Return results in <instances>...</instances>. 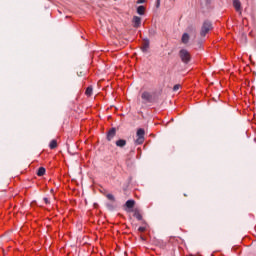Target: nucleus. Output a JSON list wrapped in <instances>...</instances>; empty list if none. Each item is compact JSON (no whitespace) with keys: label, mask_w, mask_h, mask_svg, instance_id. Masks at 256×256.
<instances>
[{"label":"nucleus","mask_w":256,"mask_h":256,"mask_svg":"<svg viewBox=\"0 0 256 256\" xmlns=\"http://www.w3.org/2000/svg\"><path fill=\"white\" fill-rule=\"evenodd\" d=\"M182 63L188 65L191 62V53L188 52L187 49H181L178 53Z\"/></svg>","instance_id":"obj_1"},{"label":"nucleus","mask_w":256,"mask_h":256,"mask_svg":"<svg viewBox=\"0 0 256 256\" xmlns=\"http://www.w3.org/2000/svg\"><path fill=\"white\" fill-rule=\"evenodd\" d=\"M211 29H213V24L210 21H204L200 31L201 37H205V35H207Z\"/></svg>","instance_id":"obj_2"},{"label":"nucleus","mask_w":256,"mask_h":256,"mask_svg":"<svg viewBox=\"0 0 256 256\" xmlns=\"http://www.w3.org/2000/svg\"><path fill=\"white\" fill-rule=\"evenodd\" d=\"M136 137H137L135 140L136 145H143L145 141V130L143 128L138 129L136 133Z\"/></svg>","instance_id":"obj_3"},{"label":"nucleus","mask_w":256,"mask_h":256,"mask_svg":"<svg viewBox=\"0 0 256 256\" xmlns=\"http://www.w3.org/2000/svg\"><path fill=\"white\" fill-rule=\"evenodd\" d=\"M141 99L143 100L144 104L153 103V94H151V92L144 91L141 94Z\"/></svg>","instance_id":"obj_4"},{"label":"nucleus","mask_w":256,"mask_h":256,"mask_svg":"<svg viewBox=\"0 0 256 256\" xmlns=\"http://www.w3.org/2000/svg\"><path fill=\"white\" fill-rule=\"evenodd\" d=\"M149 45H150V42L148 38H145L142 42V47H141V50L143 53H147V51H149Z\"/></svg>","instance_id":"obj_5"},{"label":"nucleus","mask_w":256,"mask_h":256,"mask_svg":"<svg viewBox=\"0 0 256 256\" xmlns=\"http://www.w3.org/2000/svg\"><path fill=\"white\" fill-rule=\"evenodd\" d=\"M132 25L133 27H135L136 29H138V27H141V17L139 16H134L132 19Z\"/></svg>","instance_id":"obj_6"},{"label":"nucleus","mask_w":256,"mask_h":256,"mask_svg":"<svg viewBox=\"0 0 256 256\" xmlns=\"http://www.w3.org/2000/svg\"><path fill=\"white\" fill-rule=\"evenodd\" d=\"M117 135V129L111 128L107 133V141H111Z\"/></svg>","instance_id":"obj_7"},{"label":"nucleus","mask_w":256,"mask_h":256,"mask_svg":"<svg viewBox=\"0 0 256 256\" xmlns=\"http://www.w3.org/2000/svg\"><path fill=\"white\" fill-rule=\"evenodd\" d=\"M190 39L191 37L189 36V33L186 32L182 35L181 42L183 43V45H187Z\"/></svg>","instance_id":"obj_8"},{"label":"nucleus","mask_w":256,"mask_h":256,"mask_svg":"<svg viewBox=\"0 0 256 256\" xmlns=\"http://www.w3.org/2000/svg\"><path fill=\"white\" fill-rule=\"evenodd\" d=\"M127 145V140L125 139H119L116 141V147H120V149H123Z\"/></svg>","instance_id":"obj_9"},{"label":"nucleus","mask_w":256,"mask_h":256,"mask_svg":"<svg viewBox=\"0 0 256 256\" xmlns=\"http://www.w3.org/2000/svg\"><path fill=\"white\" fill-rule=\"evenodd\" d=\"M233 7L236 11H241V1L233 0Z\"/></svg>","instance_id":"obj_10"},{"label":"nucleus","mask_w":256,"mask_h":256,"mask_svg":"<svg viewBox=\"0 0 256 256\" xmlns=\"http://www.w3.org/2000/svg\"><path fill=\"white\" fill-rule=\"evenodd\" d=\"M125 205L128 209H133L135 207V200H127Z\"/></svg>","instance_id":"obj_11"},{"label":"nucleus","mask_w":256,"mask_h":256,"mask_svg":"<svg viewBox=\"0 0 256 256\" xmlns=\"http://www.w3.org/2000/svg\"><path fill=\"white\" fill-rule=\"evenodd\" d=\"M137 13L138 15H145V6H138Z\"/></svg>","instance_id":"obj_12"},{"label":"nucleus","mask_w":256,"mask_h":256,"mask_svg":"<svg viewBox=\"0 0 256 256\" xmlns=\"http://www.w3.org/2000/svg\"><path fill=\"white\" fill-rule=\"evenodd\" d=\"M134 217L138 220L141 221L143 219V216L141 215V213L138 210L134 211Z\"/></svg>","instance_id":"obj_13"},{"label":"nucleus","mask_w":256,"mask_h":256,"mask_svg":"<svg viewBox=\"0 0 256 256\" xmlns=\"http://www.w3.org/2000/svg\"><path fill=\"white\" fill-rule=\"evenodd\" d=\"M38 177H43L45 175V167H40L37 171Z\"/></svg>","instance_id":"obj_14"},{"label":"nucleus","mask_w":256,"mask_h":256,"mask_svg":"<svg viewBox=\"0 0 256 256\" xmlns=\"http://www.w3.org/2000/svg\"><path fill=\"white\" fill-rule=\"evenodd\" d=\"M49 147L50 149H57V140H51Z\"/></svg>","instance_id":"obj_15"},{"label":"nucleus","mask_w":256,"mask_h":256,"mask_svg":"<svg viewBox=\"0 0 256 256\" xmlns=\"http://www.w3.org/2000/svg\"><path fill=\"white\" fill-rule=\"evenodd\" d=\"M86 95H88V97H91L93 95V87H88L85 91Z\"/></svg>","instance_id":"obj_16"},{"label":"nucleus","mask_w":256,"mask_h":256,"mask_svg":"<svg viewBox=\"0 0 256 256\" xmlns=\"http://www.w3.org/2000/svg\"><path fill=\"white\" fill-rule=\"evenodd\" d=\"M187 31L188 33H196L195 26H188Z\"/></svg>","instance_id":"obj_17"},{"label":"nucleus","mask_w":256,"mask_h":256,"mask_svg":"<svg viewBox=\"0 0 256 256\" xmlns=\"http://www.w3.org/2000/svg\"><path fill=\"white\" fill-rule=\"evenodd\" d=\"M106 197L109 201L115 202V196H113V194H107Z\"/></svg>","instance_id":"obj_18"},{"label":"nucleus","mask_w":256,"mask_h":256,"mask_svg":"<svg viewBox=\"0 0 256 256\" xmlns=\"http://www.w3.org/2000/svg\"><path fill=\"white\" fill-rule=\"evenodd\" d=\"M155 35H157L155 30H149V37H155Z\"/></svg>","instance_id":"obj_19"},{"label":"nucleus","mask_w":256,"mask_h":256,"mask_svg":"<svg viewBox=\"0 0 256 256\" xmlns=\"http://www.w3.org/2000/svg\"><path fill=\"white\" fill-rule=\"evenodd\" d=\"M181 89V85L180 84H176L173 87V91H179Z\"/></svg>","instance_id":"obj_20"},{"label":"nucleus","mask_w":256,"mask_h":256,"mask_svg":"<svg viewBox=\"0 0 256 256\" xmlns=\"http://www.w3.org/2000/svg\"><path fill=\"white\" fill-rule=\"evenodd\" d=\"M43 201L46 205H50L51 201H49V198H43Z\"/></svg>","instance_id":"obj_21"},{"label":"nucleus","mask_w":256,"mask_h":256,"mask_svg":"<svg viewBox=\"0 0 256 256\" xmlns=\"http://www.w3.org/2000/svg\"><path fill=\"white\" fill-rule=\"evenodd\" d=\"M145 230H146V228L143 227V226H141V227L138 228V231H139L140 233H145Z\"/></svg>","instance_id":"obj_22"},{"label":"nucleus","mask_w":256,"mask_h":256,"mask_svg":"<svg viewBox=\"0 0 256 256\" xmlns=\"http://www.w3.org/2000/svg\"><path fill=\"white\" fill-rule=\"evenodd\" d=\"M141 3H145V0H137L138 5H141Z\"/></svg>","instance_id":"obj_23"},{"label":"nucleus","mask_w":256,"mask_h":256,"mask_svg":"<svg viewBox=\"0 0 256 256\" xmlns=\"http://www.w3.org/2000/svg\"><path fill=\"white\" fill-rule=\"evenodd\" d=\"M77 75L78 77H83V72H78Z\"/></svg>","instance_id":"obj_24"},{"label":"nucleus","mask_w":256,"mask_h":256,"mask_svg":"<svg viewBox=\"0 0 256 256\" xmlns=\"http://www.w3.org/2000/svg\"><path fill=\"white\" fill-rule=\"evenodd\" d=\"M157 7H159V2H158V5H157Z\"/></svg>","instance_id":"obj_25"}]
</instances>
